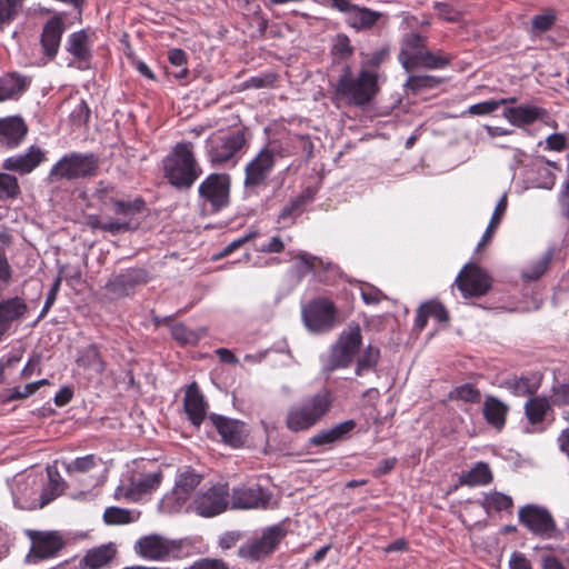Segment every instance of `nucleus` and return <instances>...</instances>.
I'll use <instances>...</instances> for the list:
<instances>
[{
	"instance_id": "79ce46f5",
	"label": "nucleus",
	"mask_w": 569,
	"mask_h": 569,
	"mask_svg": "<svg viewBox=\"0 0 569 569\" xmlns=\"http://www.w3.org/2000/svg\"><path fill=\"white\" fill-rule=\"evenodd\" d=\"M21 194L17 177L0 172V202L16 200Z\"/></svg>"
},
{
	"instance_id": "13d9d810",
	"label": "nucleus",
	"mask_w": 569,
	"mask_h": 569,
	"mask_svg": "<svg viewBox=\"0 0 569 569\" xmlns=\"http://www.w3.org/2000/svg\"><path fill=\"white\" fill-rule=\"evenodd\" d=\"M184 569H230L229 565L221 559L201 558Z\"/></svg>"
},
{
	"instance_id": "6e6d98bb",
	"label": "nucleus",
	"mask_w": 569,
	"mask_h": 569,
	"mask_svg": "<svg viewBox=\"0 0 569 569\" xmlns=\"http://www.w3.org/2000/svg\"><path fill=\"white\" fill-rule=\"evenodd\" d=\"M423 305L426 306L429 317H433L439 322L446 323L449 321V313H448L446 307L441 302L430 300V301L423 302Z\"/></svg>"
},
{
	"instance_id": "49530a36",
	"label": "nucleus",
	"mask_w": 569,
	"mask_h": 569,
	"mask_svg": "<svg viewBox=\"0 0 569 569\" xmlns=\"http://www.w3.org/2000/svg\"><path fill=\"white\" fill-rule=\"evenodd\" d=\"M331 53L339 60H347L353 54V47L347 34L339 33L335 37Z\"/></svg>"
},
{
	"instance_id": "0eeeda50",
	"label": "nucleus",
	"mask_w": 569,
	"mask_h": 569,
	"mask_svg": "<svg viewBox=\"0 0 569 569\" xmlns=\"http://www.w3.org/2000/svg\"><path fill=\"white\" fill-rule=\"evenodd\" d=\"M99 158L92 152H70L62 156L50 169L48 179L51 182L61 180L73 181L96 177L99 170Z\"/></svg>"
},
{
	"instance_id": "f03ea898",
	"label": "nucleus",
	"mask_w": 569,
	"mask_h": 569,
	"mask_svg": "<svg viewBox=\"0 0 569 569\" xmlns=\"http://www.w3.org/2000/svg\"><path fill=\"white\" fill-rule=\"evenodd\" d=\"M162 162L164 178L180 190L190 189L202 174L191 142L177 143Z\"/></svg>"
},
{
	"instance_id": "0e129e2a",
	"label": "nucleus",
	"mask_w": 569,
	"mask_h": 569,
	"mask_svg": "<svg viewBox=\"0 0 569 569\" xmlns=\"http://www.w3.org/2000/svg\"><path fill=\"white\" fill-rule=\"evenodd\" d=\"M12 268L6 254V250L0 246V281L9 283L12 278Z\"/></svg>"
},
{
	"instance_id": "8fccbe9b",
	"label": "nucleus",
	"mask_w": 569,
	"mask_h": 569,
	"mask_svg": "<svg viewBox=\"0 0 569 569\" xmlns=\"http://www.w3.org/2000/svg\"><path fill=\"white\" fill-rule=\"evenodd\" d=\"M113 209L117 214L134 216L144 209V201L142 199H136L133 201L117 200L113 202Z\"/></svg>"
},
{
	"instance_id": "338daca9",
	"label": "nucleus",
	"mask_w": 569,
	"mask_h": 569,
	"mask_svg": "<svg viewBox=\"0 0 569 569\" xmlns=\"http://www.w3.org/2000/svg\"><path fill=\"white\" fill-rule=\"evenodd\" d=\"M60 493H61V490H59V482L51 479L49 487L46 488L40 496L41 507H44L46 505L50 503Z\"/></svg>"
},
{
	"instance_id": "de8ad7c7",
	"label": "nucleus",
	"mask_w": 569,
	"mask_h": 569,
	"mask_svg": "<svg viewBox=\"0 0 569 569\" xmlns=\"http://www.w3.org/2000/svg\"><path fill=\"white\" fill-rule=\"evenodd\" d=\"M440 83V80L433 76L423 74V76H409L405 87L412 92H418L423 89H432L436 88Z\"/></svg>"
},
{
	"instance_id": "a878e982",
	"label": "nucleus",
	"mask_w": 569,
	"mask_h": 569,
	"mask_svg": "<svg viewBox=\"0 0 569 569\" xmlns=\"http://www.w3.org/2000/svg\"><path fill=\"white\" fill-rule=\"evenodd\" d=\"M32 540L33 557L41 560L54 557L64 546L61 535L57 531L37 532Z\"/></svg>"
},
{
	"instance_id": "774afa93",
	"label": "nucleus",
	"mask_w": 569,
	"mask_h": 569,
	"mask_svg": "<svg viewBox=\"0 0 569 569\" xmlns=\"http://www.w3.org/2000/svg\"><path fill=\"white\" fill-rule=\"evenodd\" d=\"M510 569H532L530 561L521 552L515 551L509 559Z\"/></svg>"
},
{
	"instance_id": "dca6fc26",
	"label": "nucleus",
	"mask_w": 569,
	"mask_h": 569,
	"mask_svg": "<svg viewBox=\"0 0 569 569\" xmlns=\"http://www.w3.org/2000/svg\"><path fill=\"white\" fill-rule=\"evenodd\" d=\"M149 279L146 269L129 268L110 279L106 289L113 298H123L131 295L138 286L146 284Z\"/></svg>"
},
{
	"instance_id": "20e7f679",
	"label": "nucleus",
	"mask_w": 569,
	"mask_h": 569,
	"mask_svg": "<svg viewBox=\"0 0 569 569\" xmlns=\"http://www.w3.org/2000/svg\"><path fill=\"white\" fill-rule=\"evenodd\" d=\"M378 91L376 71L362 68L358 76L353 77L351 68L346 66L337 82L336 96L349 106L365 107L373 100Z\"/></svg>"
},
{
	"instance_id": "b1692460",
	"label": "nucleus",
	"mask_w": 569,
	"mask_h": 569,
	"mask_svg": "<svg viewBox=\"0 0 569 569\" xmlns=\"http://www.w3.org/2000/svg\"><path fill=\"white\" fill-rule=\"evenodd\" d=\"M64 32V23L61 17L54 16L50 18L43 26L40 43L43 53L53 59L60 48L62 34Z\"/></svg>"
},
{
	"instance_id": "c85d7f7f",
	"label": "nucleus",
	"mask_w": 569,
	"mask_h": 569,
	"mask_svg": "<svg viewBox=\"0 0 569 569\" xmlns=\"http://www.w3.org/2000/svg\"><path fill=\"white\" fill-rule=\"evenodd\" d=\"M552 403L547 397L533 396L530 397L525 406V416L528 422L533 427V431H542V423L547 415L551 411Z\"/></svg>"
},
{
	"instance_id": "72a5a7b5",
	"label": "nucleus",
	"mask_w": 569,
	"mask_h": 569,
	"mask_svg": "<svg viewBox=\"0 0 569 569\" xmlns=\"http://www.w3.org/2000/svg\"><path fill=\"white\" fill-rule=\"evenodd\" d=\"M162 481V472L158 470L156 472L141 475L139 478H132L126 496L129 500H137L143 495L150 493L156 490Z\"/></svg>"
},
{
	"instance_id": "c03bdc74",
	"label": "nucleus",
	"mask_w": 569,
	"mask_h": 569,
	"mask_svg": "<svg viewBox=\"0 0 569 569\" xmlns=\"http://www.w3.org/2000/svg\"><path fill=\"white\" fill-rule=\"evenodd\" d=\"M481 505L487 511L493 510L499 512L510 509L513 505V501L510 496L495 491L492 493L486 495Z\"/></svg>"
},
{
	"instance_id": "aec40b11",
	"label": "nucleus",
	"mask_w": 569,
	"mask_h": 569,
	"mask_svg": "<svg viewBox=\"0 0 569 569\" xmlns=\"http://www.w3.org/2000/svg\"><path fill=\"white\" fill-rule=\"evenodd\" d=\"M502 116L509 123L518 128L533 124L537 121L548 123L549 119L548 111L545 108L532 104L506 108Z\"/></svg>"
},
{
	"instance_id": "c756f323",
	"label": "nucleus",
	"mask_w": 569,
	"mask_h": 569,
	"mask_svg": "<svg viewBox=\"0 0 569 569\" xmlns=\"http://www.w3.org/2000/svg\"><path fill=\"white\" fill-rule=\"evenodd\" d=\"M116 555L117 548L114 543L101 545L89 549L79 561V567L81 569H102L113 560Z\"/></svg>"
},
{
	"instance_id": "680f3d73",
	"label": "nucleus",
	"mask_w": 569,
	"mask_h": 569,
	"mask_svg": "<svg viewBox=\"0 0 569 569\" xmlns=\"http://www.w3.org/2000/svg\"><path fill=\"white\" fill-rule=\"evenodd\" d=\"M567 148V139L563 133H552L546 139V149L561 152Z\"/></svg>"
},
{
	"instance_id": "6ab92c4d",
	"label": "nucleus",
	"mask_w": 569,
	"mask_h": 569,
	"mask_svg": "<svg viewBox=\"0 0 569 569\" xmlns=\"http://www.w3.org/2000/svg\"><path fill=\"white\" fill-rule=\"evenodd\" d=\"M47 160V151L32 144L27 152L8 157L2 162L6 171L17 172L21 176L31 173L36 168Z\"/></svg>"
},
{
	"instance_id": "6e6552de",
	"label": "nucleus",
	"mask_w": 569,
	"mask_h": 569,
	"mask_svg": "<svg viewBox=\"0 0 569 569\" xmlns=\"http://www.w3.org/2000/svg\"><path fill=\"white\" fill-rule=\"evenodd\" d=\"M231 178L227 173H210L198 188L199 206L203 211L218 213L230 204Z\"/></svg>"
},
{
	"instance_id": "09e8293b",
	"label": "nucleus",
	"mask_w": 569,
	"mask_h": 569,
	"mask_svg": "<svg viewBox=\"0 0 569 569\" xmlns=\"http://www.w3.org/2000/svg\"><path fill=\"white\" fill-rule=\"evenodd\" d=\"M101 460L94 455L79 457L67 466V472H88L96 468Z\"/></svg>"
},
{
	"instance_id": "4468645a",
	"label": "nucleus",
	"mask_w": 569,
	"mask_h": 569,
	"mask_svg": "<svg viewBox=\"0 0 569 569\" xmlns=\"http://www.w3.org/2000/svg\"><path fill=\"white\" fill-rule=\"evenodd\" d=\"M518 518L520 523L535 536L546 539L560 536L551 513L543 507L527 505L520 508Z\"/></svg>"
},
{
	"instance_id": "f8f14e48",
	"label": "nucleus",
	"mask_w": 569,
	"mask_h": 569,
	"mask_svg": "<svg viewBox=\"0 0 569 569\" xmlns=\"http://www.w3.org/2000/svg\"><path fill=\"white\" fill-rule=\"evenodd\" d=\"M301 317L310 332H328L338 322V309L330 299L318 297L302 307Z\"/></svg>"
},
{
	"instance_id": "f704fd0d",
	"label": "nucleus",
	"mask_w": 569,
	"mask_h": 569,
	"mask_svg": "<svg viewBox=\"0 0 569 569\" xmlns=\"http://www.w3.org/2000/svg\"><path fill=\"white\" fill-rule=\"evenodd\" d=\"M76 362L80 368L96 375H102L106 370V362L101 357L99 347L94 343L80 349Z\"/></svg>"
},
{
	"instance_id": "58836bf2",
	"label": "nucleus",
	"mask_w": 569,
	"mask_h": 569,
	"mask_svg": "<svg viewBox=\"0 0 569 569\" xmlns=\"http://www.w3.org/2000/svg\"><path fill=\"white\" fill-rule=\"evenodd\" d=\"M507 194L503 193L498 203L496 204V208L493 210V213L491 216V219L485 230V233L481 238V240L478 242L477 249H480L481 247L486 246L492 238L496 229L500 224L506 210H507Z\"/></svg>"
},
{
	"instance_id": "9d476101",
	"label": "nucleus",
	"mask_w": 569,
	"mask_h": 569,
	"mask_svg": "<svg viewBox=\"0 0 569 569\" xmlns=\"http://www.w3.org/2000/svg\"><path fill=\"white\" fill-rule=\"evenodd\" d=\"M133 552L148 561H170L181 558L182 543L179 540L151 533L140 537L134 542Z\"/></svg>"
},
{
	"instance_id": "ea45409f",
	"label": "nucleus",
	"mask_w": 569,
	"mask_h": 569,
	"mask_svg": "<svg viewBox=\"0 0 569 569\" xmlns=\"http://www.w3.org/2000/svg\"><path fill=\"white\" fill-rule=\"evenodd\" d=\"M380 360V350L377 347L368 346L363 349L357 360L356 375L362 376L367 371H375Z\"/></svg>"
},
{
	"instance_id": "e2e57ef3",
	"label": "nucleus",
	"mask_w": 569,
	"mask_h": 569,
	"mask_svg": "<svg viewBox=\"0 0 569 569\" xmlns=\"http://www.w3.org/2000/svg\"><path fill=\"white\" fill-rule=\"evenodd\" d=\"M301 202L299 200H293L290 203L286 204L278 216V221L281 222H290L292 223L297 212L300 208Z\"/></svg>"
},
{
	"instance_id": "bf43d9fd",
	"label": "nucleus",
	"mask_w": 569,
	"mask_h": 569,
	"mask_svg": "<svg viewBox=\"0 0 569 569\" xmlns=\"http://www.w3.org/2000/svg\"><path fill=\"white\" fill-rule=\"evenodd\" d=\"M258 236V232L256 230H251L247 232L244 236L231 241L229 244H227L222 251L217 256V258L226 257L230 254L236 249L243 246L246 242L250 241L251 239L256 238Z\"/></svg>"
},
{
	"instance_id": "1a4fd4ad",
	"label": "nucleus",
	"mask_w": 569,
	"mask_h": 569,
	"mask_svg": "<svg viewBox=\"0 0 569 569\" xmlns=\"http://www.w3.org/2000/svg\"><path fill=\"white\" fill-rule=\"evenodd\" d=\"M230 489L227 482H217L201 488L193 497L189 509L202 518H212L228 510Z\"/></svg>"
},
{
	"instance_id": "37998d69",
	"label": "nucleus",
	"mask_w": 569,
	"mask_h": 569,
	"mask_svg": "<svg viewBox=\"0 0 569 569\" xmlns=\"http://www.w3.org/2000/svg\"><path fill=\"white\" fill-rule=\"evenodd\" d=\"M449 398L475 405L481 401V392L472 383H463L453 388L449 393Z\"/></svg>"
},
{
	"instance_id": "4d7b16f0",
	"label": "nucleus",
	"mask_w": 569,
	"mask_h": 569,
	"mask_svg": "<svg viewBox=\"0 0 569 569\" xmlns=\"http://www.w3.org/2000/svg\"><path fill=\"white\" fill-rule=\"evenodd\" d=\"M360 291L366 305H378L382 299L387 298L380 289L370 284L361 287Z\"/></svg>"
},
{
	"instance_id": "7c9ffc66",
	"label": "nucleus",
	"mask_w": 569,
	"mask_h": 569,
	"mask_svg": "<svg viewBox=\"0 0 569 569\" xmlns=\"http://www.w3.org/2000/svg\"><path fill=\"white\" fill-rule=\"evenodd\" d=\"M203 476L196 472L190 467L181 470L174 481L172 496L179 503L187 501L191 492L201 483Z\"/></svg>"
},
{
	"instance_id": "473e14b6",
	"label": "nucleus",
	"mask_w": 569,
	"mask_h": 569,
	"mask_svg": "<svg viewBox=\"0 0 569 569\" xmlns=\"http://www.w3.org/2000/svg\"><path fill=\"white\" fill-rule=\"evenodd\" d=\"M542 376L539 372L513 377L505 382V387L517 397L535 396L541 386Z\"/></svg>"
},
{
	"instance_id": "9b49d317",
	"label": "nucleus",
	"mask_w": 569,
	"mask_h": 569,
	"mask_svg": "<svg viewBox=\"0 0 569 569\" xmlns=\"http://www.w3.org/2000/svg\"><path fill=\"white\" fill-rule=\"evenodd\" d=\"M362 343L361 329L358 323H351L345 329L337 342L331 347L325 370L332 372L340 368H348Z\"/></svg>"
},
{
	"instance_id": "a211bd4d",
	"label": "nucleus",
	"mask_w": 569,
	"mask_h": 569,
	"mask_svg": "<svg viewBox=\"0 0 569 569\" xmlns=\"http://www.w3.org/2000/svg\"><path fill=\"white\" fill-rule=\"evenodd\" d=\"M230 499L233 509H258L267 507L270 493L260 485H241L232 489Z\"/></svg>"
},
{
	"instance_id": "ddd939ff",
	"label": "nucleus",
	"mask_w": 569,
	"mask_h": 569,
	"mask_svg": "<svg viewBox=\"0 0 569 569\" xmlns=\"http://www.w3.org/2000/svg\"><path fill=\"white\" fill-rule=\"evenodd\" d=\"M288 530L283 522H279L263 529L258 540L250 541L239 549L242 558L251 561L263 559L271 555L286 538Z\"/></svg>"
},
{
	"instance_id": "a18cd8bd",
	"label": "nucleus",
	"mask_w": 569,
	"mask_h": 569,
	"mask_svg": "<svg viewBox=\"0 0 569 569\" xmlns=\"http://www.w3.org/2000/svg\"><path fill=\"white\" fill-rule=\"evenodd\" d=\"M26 0H0V24L12 22L21 11Z\"/></svg>"
},
{
	"instance_id": "7ed1b4c3",
	"label": "nucleus",
	"mask_w": 569,
	"mask_h": 569,
	"mask_svg": "<svg viewBox=\"0 0 569 569\" xmlns=\"http://www.w3.org/2000/svg\"><path fill=\"white\" fill-rule=\"evenodd\" d=\"M427 40V36L417 32H409L402 37L398 60L407 72L416 68L445 69L450 64V58L442 51L429 50Z\"/></svg>"
},
{
	"instance_id": "4c0bfd02",
	"label": "nucleus",
	"mask_w": 569,
	"mask_h": 569,
	"mask_svg": "<svg viewBox=\"0 0 569 569\" xmlns=\"http://www.w3.org/2000/svg\"><path fill=\"white\" fill-rule=\"evenodd\" d=\"M207 332L208 330L206 327L190 329L182 322L174 323L171 327V336L180 345L194 346L207 335Z\"/></svg>"
},
{
	"instance_id": "423d86ee",
	"label": "nucleus",
	"mask_w": 569,
	"mask_h": 569,
	"mask_svg": "<svg viewBox=\"0 0 569 569\" xmlns=\"http://www.w3.org/2000/svg\"><path fill=\"white\" fill-rule=\"evenodd\" d=\"M248 143L246 128L228 132H214L206 140V154L212 167L236 164Z\"/></svg>"
},
{
	"instance_id": "e433bc0d",
	"label": "nucleus",
	"mask_w": 569,
	"mask_h": 569,
	"mask_svg": "<svg viewBox=\"0 0 569 569\" xmlns=\"http://www.w3.org/2000/svg\"><path fill=\"white\" fill-rule=\"evenodd\" d=\"M555 250L549 248L539 258L532 260L521 272L525 281L531 282L540 279L549 269L553 259Z\"/></svg>"
},
{
	"instance_id": "39448f33",
	"label": "nucleus",
	"mask_w": 569,
	"mask_h": 569,
	"mask_svg": "<svg viewBox=\"0 0 569 569\" xmlns=\"http://www.w3.org/2000/svg\"><path fill=\"white\" fill-rule=\"evenodd\" d=\"M282 149L276 143H267L246 163L243 172V192L246 197L257 196L270 183V176L282 158Z\"/></svg>"
},
{
	"instance_id": "052dcab7",
	"label": "nucleus",
	"mask_w": 569,
	"mask_h": 569,
	"mask_svg": "<svg viewBox=\"0 0 569 569\" xmlns=\"http://www.w3.org/2000/svg\"><path fill=\"white\" fill-rule=\"evenodd\" d=\"M498 109L496 100H486L469 107L468 112L473 116H485L495 112Z\"/></svg>"
},
{
	"instance_id": "864d4df0",
	"label": "nucleus",
	"mask_w": 569,
	"mask_h": 569,
	"mask_svg": "<svg viewBox=\"0 0 569 569\" xmlns=\"http://www.w3.org/2000/svg\"><path fill=\"white\" fill-rule=\"evenodd\" d=\"M61 281H62L61 274H58L57 278L54 279L53 283L51 284V288L47 295V299L44 301V305L41 309V312H40L37 321L44 318L46 315L51 309V307L53 306V303L56 302L59 290H60Z\"/></svg>"
},
{
	"instance_id": "69168bd1",
	"label": "nucleus",
	"mask_w": 569,
	"mask_h": 569,
	"mask_svg": "<svg viewBox=\"0 0 569 569\" xmlns=\"http://www.w3.org/2000/svg\"><path fill=\"white\" fill-rule=\"evenodd\" d=\"M273 81H274V76H272V74H269V76H257V77H251L250 79H248L243 83V87L244 88L261 89V88L270 87L273 83Z\"/></svg>"
},
{
	"instance_id": "c9c22d12",
	"label": "nucleus",
	"mask_w": 569,
	"mask_h": 569,
	"mask_svg": "<svg viewBox=\"0 0 569 569\" xmlns=\"http://www.w3.org/2000/svg\"><path fill=\"white\" fill-rule=\"evenodd\" d=\"M492 481V472L488 463L479 461L470 470L462 471L459 476L460 486H486Z\"/></svg>"
},
{
	"instance_id": "3c124183",
	"label": "nucleus",
	"mask_w": 569,
	"mask_h": 569,
	"mask_svg": "<svg viewBox=\"0 0 569 569\" xmlns=\"http://www.w3.org/2000/svg\"><path fill=\"white\" fill-rule=\"evenodd\" d=\"M549 400L556 407L569 406V382L555 383Z\"/></svg>"
},
{
	"instance_id": "2eb2a0df",
	"label": "nucleus",
	"mask_w": 569,
	"mask_h": 569,
	"mask_svg": "<svg viewBox=\"0 0 569 569\" xmlns=\"http://www.w3.org/2000/svg\"><path fill=\"white\" fill-rule=\"evenodd\" d=\"M455 284L465 298L485 296L491 288L488 273L475 263H467L459 272Z\"/></svg>"
},
{
	"instance_id": "412c9836",
	"label": "nucleus",
	"mask_w": 569,
	"mask_h": 569,
	"mask_svg": "<svg viewBox=\"0 0 569 569\" xmlns=\"http://www.w3.org/2000/svg\"><path fill=\"white\" fill-rule=\"evenodd\" d=\"M28 133V126L19 116L0 119V146L7 149L19 147Z\"/></svg>"
},
{
	"instance_id": "393cba45",
	"label": "nucleus",
	"mask_w": 569,
	"mask_h": 569,
	"mask_svg": "<svg viewBox=\"0 0 569 569\" xmlns=\"http://www.w3.org/2000/svg\"><path fill=\"white\" fill-rule=\"evenodd\" d=\"M183 408L188 419L199 427L206 418L207 403L197 382H191L183 398Z\"/></svg>"
},
{
	"instance_id": "2f4dec72",
	"label": "nucleus",
	"mask_w": 569,
	"mask_h": 569,
	"mask_svg": "<svg viewBox=\"0 0 569 569\" xmlns=\"http://www.w3.org/2000/svg\"><path fill=\"white\" fill-rule=\"evenodd\" d=\"M508 412L509 406L507 403L495 396H486L482 415L489 426L501 430L506 425Z\"/></svg>"
},
{
	"instance_id": "f3484780",
	"label": "nucleus",
	"mask_w": 569,
	"mask_h": 569,
	"mask_svg": "<svg viewBox=\"0 0 569 569\" xmlns=\"http://www.w3.org/2000/svg\"><path fill=\"white\" fill-rule=\"evenodd\" d=\"M346 22L357 31L369 30L376 24L385 28L389 23V17L380 11L371 10L367 7H360L351 3L343 12Z\"/></svg>"
},
{
	"instance_id": "5fc2aeb1",
	"label": "nucleus",
	"mask_w": 569,
	"mask_h": 569,
	"mask_svg": "<svg viewBox=\"0 0 569 569\" xmlns=\"http://www.w3.org/2000/svg\"><path fill=\"white\" fill-rule=\"evenodd\" d=\"M90 108L84 100H80L79 103L74 107V109L70 113V119L73 124L82 126L88 123L90 119Z\"/></svg>"
},
{
	"instance_id": "603ef678",
	"label": "nucleus",
	"mask_w": 569,
	"mask_h": 569,
	"mask_svg": "<svg viewBox=\"0 0 569 569\" xmlns=\"http://www.w3.org/2000/svg\"><path fill=\"white\" fill-rule=\"evenodd\" d=\"M435 9L438 16L448 22H458L462 18V13L459 10L446 2H437Z\"/></svg>"
},
{
	"instance_id": "5701e85b",
	"label": "nucleus",
	"mask_w": 569,
	"mask_h": 569,
	"mask_svg": "<svg viewBox=\"0 0 569 569\" xmlns=\"http://www.w3.org/2000/svg\"><path fill=\"white\" fill-rule=\"evenodd\" d=\"M209 419L221 436L223 442L232 447H240L243 443L246 436L243 422L216 413L210 415Z\"/></svg>"
},
{
	"instance_id": "bb28decb",
	"label": "nucleus",
	"mask_w": 569,
	"mask_h": 569,
	"mask_svg": "<svg viewBox=\"0 0 569 569\" xmlns=\"http://www.w3.org/2000/svg\"><path fill=\"white\" fill-rule=\"evenodd\" d=\"M31 79L18 72L0 77V102L20 98L30 87Z\"/></svg>"
},
{
	"instance_id": "a19ab883",
	"label": "nucleus",
	"mask_w": 569,
	"mask_h": 569,
	"mask_svg": "<svg viewBox=\"0 0 569 569\" xmlns=\"http://www.w3.org/2000/svg\"><path fill=\"white\" fill-rule=\"evenodd\" d=\"M139 512L119 507H108L103 512V521L107 525H127L136 521Z\"/></svg>"
},
{
	"instance_id": "cd10ccee",
	"label": "nucleus",
	"mask_w": 569,
	"mask_h": 569,
	"mask_svg": "<svg viewBox=\"0 0 569 569\" xmlns=\"http://www.w3.org/2000/svg\"><path fill=\"white\" fill-rule=\"evenodd\" d=\"M356 426L357 422L352 419L339 422L329 429H323L315 433L309 439V443L311 446L320 447L341 441L353 431Z\"/></svg>"
},
{
	"instance_id": "f257e3e1",
	"label": "nucleus",
	"mask_w": 569,
	"mask_h": 569,
	"mask_svg": "<svg viewBox=\"0 0 569 569\" xmlns=\"http://www.w3.org/2000/svg\"><path fill=\"white\" fill-rule=\"evenodd\" d=\"M335 395L329 388L307 395L289 407L284 425L291 432H305L319 425L331 411Z\"/></svg>"
},
{
	"instance_id": "4be33fe9",
	"label": "nucleus",
	"mask_w": 569,
	"mask_h": 569,
	"mask_svg": "<svg viewBox=\"0 0 569 569\" xmlns=\"http://www.w3.org/2000/svg\"><path fill=\"white\" fill-rule=\"evenodd\" d=\"M66 50L74 58L80 70L90 67L92 59L90 37L86 30H79L68 36Z\"/></svg>"
}]
</instances>
